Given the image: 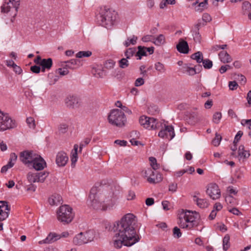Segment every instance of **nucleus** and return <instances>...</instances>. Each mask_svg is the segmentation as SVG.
I'll use <instances>...</instances> for the list:
<instances>
[{"label": "nucleus", "mask_w": 251, "mask_h": 251, "mask_svg": "<svg viewBox=\"0 0 251 251\" xmlns=\"http://www.w3.org/2000/svg\"><path fill=\"white\" fill-rule=\"evenodd\" d=\"M135 224L134 215L128 213L114 225L116 230L112 242L115 248L119 249L123 245L131 246L139 241V235L135 229Z\"/></svg>", "instance_id": "nucleus-1"}, {"label": "nucleus", "mask_w": 251, "mask_h": 251, "mask_svg": "<svg viewBox=\"0 0 251 251\" xmlns=\"http://www.w3.org/2000/svg\"><path fill=\"white\" fill-rule=\"evenodd\" d=\"M117 17V13L116 11L107 6H104L100 7L98 19L103 26L108 28L114 25Z\"/></svg>", "instance_id": "nucleus-2"}, {"label": "nucleus", "mask_w": 251, "mask_h": 251, "mask_svg": "<svg viewBox=\"0 0 251 251\" xmlns=\"http://www.w3.org/2000/svg\"><path fill=\"white\" fill-rule=\"evenodd\" d=\"M104 197H106L105 192H99L96 187H93L90 192L88 204L95 209L102 210V201Z\"/></svg>", "instance_id": "nucleus-3"}, {"label": "nucleus", "mask_w": 251, "mask_h": 251, "mask_svg": "<svg viewBox=\"0 0 251 251\" xmlns=\"http://www.w3.org/2000/svg\"><path fill=\"white\" fill-rule=\"evenodd\" d=\"M108 121L111 125L122 127L125 126L126 119L124 113L121 110L114 109L109 113Z\"/></svg>", "instance_id": "nucleus-4"}, {"label": "nucleus", "mask_w": 251, "mask_h": 251, "mask_svg": "<svg viewBox=\"0 0 251 251\" xmlns=\"http://www.w3.org/2000/svg\"><path fill=\"white\" fill-rule=\"evenodd\" d=\"M72 208L68 205L61 206L57 211V219L64 225L70 223L74 217Z\"/></svg>", "instance_id": "nucleus-5"}, {"label": "nucleus", "mask_w": 251, "mask_h": 251, "mask_svg": "<svg viewBox=\"0 0 251 251\" xmlns=\"http://www.w3.org/2000/svg\"><path fill=\"white\" fill-rule=\"evenodd\" d=\"M195 222V218L189 211H183L179 216L178 223L181 228L190 229L193 227Z\"/></svg>", "instance_id": "nucleus-6"}, {"label": "nucleus", "mask_w": 251, "mask_h": 251, "mask_svg": "<svg viewBox=\"0 0 251 251\" xmlns=\"http://www.w3.org/2000/svg\"><path fill=\"white\" fill-rule=\"evenodd\" d=\"M110 189L111 191L109 192H104L106 194V197H104L102 201V211L110 210L113 209L116 203L117 197L115 191V187H111Z\"/></svg>", "instance_id": "nucleus-7"}, {"label": "nucleus", "mask_w": 251, "mask_h": 251, "mask_svg": "<svg viewBox=\"0 0 251 251\" xmlns=\"http://www.w3.org/2000/svg\"><path fill=\"white\" fill-rule=\"evenodd\" d=\"M15 126V121L12 120L7 114H4L0 110V130L4 131Z\"/></svg>", "instance_id": "nucleus-8"}, {"label": "nucleus", "mask_w": 251, "mask_h": 251, "mask_svg": "<svg viewBox=\"0 0 251 251\" xmlns=\"http://www.w3.org/2000/svg\"><path fill=\"white\" fill-rule=\"evenodd\" d=\"M139 122L144 128L148 129H155L159 127V124L153 118L142 116L140 118Z\"/></svg>", "instance_id": "nucleus-9"}, {"label": "nucleus", "mask_w": 251, "mask_h": 251, "mask_svg": "<svg viewBox=\"0 0 251 251\" xmlns=\"http://www.w3.org/2000/svg\"><path fill=\"white\" fill-rule=\"evenodd\" d=\"M158 136L162 138L172 140L175 136L174 129L173 126L164 125L158 134Z\"/></svg>", "instance_id": "nucleus-10"}, {"label": "nucleus", "mask_w": 251, "mask_h": 251, "mask_svg": "<svg viewBox=\"0 0 251 251\" xmlns=\"http://www.w3.org/2000/svg\"><path fill=\"white\" fill-rule=\"evenodd\" d=\"M20 0H4V3L1 6V11L7 13L14 9L15 12H17L19 6L20 5Z\"/></svg>", "instance_id": "nucleus-11"}, {"label": "nucleus", "mask_w": 251, "mask_h": 251, "mask_svg": "<svg viewBox=\"0 0 251 251\" xmlns=\"http://www.w3.org/2000/svg\"><path fill=\"white\" fill-rule=\"evenodd\" d=\"M206 194L213 200H217L221 197V192L218 186L215 183H211L207 186Z\"/></svg>", "instance_id": "nucleus-12"}, {"label": "nucleus", "mask_w": 251, "mask_h": 251, "mask_svg": "<svg viewBox=\"0 0 251 251\" xmlns=\"http://www.w3.org/2000/svg\"><path fill=\"white\" fill-rule=\"evenodd\" d=\"M36 155L33 151H24L20 153V159L25 164H30L36 158Z\"/></svg>", "instance_id": "nucleus-13"}, {"label": "nucleus", "mask_w": 251, "mask_h": 251, "mask_svg": "<svg viewBox=\"0 0 251 251\" xmlns=\"http://www.w3.org/2000/svg\"><path fill=\"white\" fill-rule=\"evenodd\" d=\"M10 207L6 201H0V221L7 219L9 216Z\"/></svg>", "instance_id": "nucleus-14"}, {"label": "nucleus", "mask_w": 251, "mask_h": 251, "mask_svg": "<svg viewBox=\"0 0 251 251\" xmlns=\"http://www.w3.org/2000/svg\"><path fill=\"white\" fill-rule=\"evenodd\" d=\"M65 103L68 107L77 108L80 105L79 99L74 95H69L65 99Z\"/></svg>", "instance_id": "nucleus-15"}, {"label": "nucleus", "mask_w": 251, "mask_h": 251, "mask_svg": "<svg viewBox=\"0 0 251 251\" xmlns=\"http://www.w3.org/2000/svg\"><path fill=\"white\" fill-rule=\"evenodd\" d=\"M67 154L64 151H59L57 153L56 157V163L59 167L65 166L68 161Z\"/></svg>", "instance_id": "nucleus-16"}, {"label": "nucleus", "mask_w": 251, "mask_h": 251, "mask_svg": "<svg viewBox=\"0 0 251 251\" xmlns=\"http://www.w3.org/2000/svg\"><path fill=\"white\" fill-rule=\"evenodd\" d=\"M33 168L36 170H42L46 166V163L41 156L37 154L32 163Z\"/></svg>", "instance_id": "nucleus-17"}, {"label": "nucleus", "mask_w": 251, "mask_h": 251, "mask_svg": "<svg viewBox=\"0 0 251 251\" xmlns=\"http://www.w3.org/2000/svg\"><path fill=\"white\" fill-rule=\"evenodd\" d=\"M177 50L182 53H187L189 52V46L187 42L181 38L176 45Z\"/></svg>", "instance_id": "nucleus-18"}, {"label": "nucleus", "mask_w": 251, "mask_h": 251, "mask_svg": "<svg viewBox=\"0 0 251 251\" xmlns=\"http://www.w3.org/2000/svg\"><path fill=\"white\" fill-rule=\"evenodd\" d=\"M60 239L58 234L55 233H50L47 238L39 242V244H50Z\"/></svg>", "instance_id": "nucleus-19"}, {"label": "nucleus", "mask_w": 251, "mask_h": 251, "mask_svg": "<svg viewBox=\"0 0 251 251\" xmlns=\"http://www.w3.org/2000/svg\"><path fill=\"white\" fill-rule=\"evenodd\" d=\"M73 243L78 246L87 243V240H85L83 232H80L75 235L73 239Z\"/></svg>", "instance_id": "nucleus-20"}, {"label": "nucleus", "mask_w": 251, "mask_h": 251, "mask_svg": "<svg viewBox=\"0 0 251 251\" xmlns=\"http://www.w3.org/2000/svg\"><path fill=\"white\" fill-rule=\"evenodd\" d=\"M193 201L196 202L197 205L201 208H205L208 206L209 202L206 199H200L196 196L193 197Z\"/></svg>", "instance_id": "nucleus-21"}, {"label": "nucleus", "mask_w": 251, "mask_h": 251, "mask_svg": "<svg viewBox=\"0 0 251 251\" xmlns=\"http://www.w3.org/2000/svg\"><path fill=\"white\" fill-rule=\"evenodd\" d=\"M200 26L201 23H200L196 24L192 30L193 32L194 40L197 42H200L201 39V36L199 32Z\"/></svg>", "instance_id": "nucleus-22"}, {"label": "nucleus", "mask_w": 251, "mask_h": 251, "mask_svg": "<svg viewBox=\"0 0 251 251\" xmlns=\"http://www.w3.org/2000/svg\"><path fill=\"white\" fill-rule=\"evenodd\" d=\"M78 61L76 59H71L70 61L61 63V66L70 69H75L76 68Z\"/></svg>", "instance_id": "nucleus-23"}, {"label": "nucleus", "mask_w": 251, "mask_h": 251, "mask_svg": "<svg viewBox=\"0 0 251 251\" xmlns=\"http://www.w3.org/2000/svg\"><path fill=\"white\" fill-rule=\"evenodd\" d=\"M220 60L224 63L230 62L232 59L229 54L225 51H222L219 53Z\"/></svg>", "instance_id": "nucleus-24"}, {"label": "nucleus", "mask_w": 251, "mask_h": 251, "mask_svg": "<svg viewBox=\"0 0 251 251\" xmlns=\"http://www.w3.org/2000/svg\"><path fill=\"white\" fill-rule=\"evenodd\" d=\"M62 201V197L59 194H54L49 199V202L51 205H57Z\"/></svg>", "instance_id": "nucleus-25"}, {"label": "nucleus", "mask_w": 251, "mask_h": 251, "mask_svg": "<svg viewBox=\"0 0 251 251\" xmlns=\"http://www.w3.org/2000/svg\"><path fill=\"white\" fill-rule=\"evenodd\" d=\"M52 65V61L51 58L43 59L40 63V65L42 67V71L44 72L45 69H50Z\"/></svg>", "instance_id": "nucleus-26"}, {"label": "nucleus", "mask_w": 251, "mask_h": 251, "mask_svg": "<svg viewBox=\"0 0 251 251\" xmlns=\"http://www.w3.org/2000/svg\"><path fill=\"white\" fill-rule=\"evenodd\" d=\"M165 42V37L163 34H160L156 38L153 37V41H152L154 44L158 46L164 45Z\"/></svg>", "instance_id": "nucleus-27"}, {"label": "nucleus", "mask_w": 251, "mask_h": 251, "mask_svg": "<svg viewBox=\"0 0 251 251\" xmlns=\"http://www.w3.org/2000/svg\"><path fill=\"white\" fill-rule=\"evenodd\" d=\"M69 126L64 122L61 123L58 126L57 129L59 134H65L68 130Z\"/></svg>", "instance_id": "nucleus-28"}, {"label": "nucleus", "mask_w": 251, "mask_h": 251, "mask_svg": "<svg viewBox=\"0 0 251 251\" xmlns=\"http://www.w3.org/2000/svg\"><path fill=\"white\" fill-rule=\"evenodd\" d=\"M85 240H87V243L93 240L95 235L93 230H90L85 232H83Z\"/></svg>", "instance_id": "nucleus-29"}, {"label": "nucleus", "mask_w": 251, "mask_h": 251, "mask_svg": "<svg viewBox=\"0 0 251 251\" xmlns=\"http://www.w3.org/2000/svg\"><path fill=\"white\" fill-rule=\"evenodd\" d=\"M230 236L228 234H226L223 240V250L227 251L230 247L229 243Z\"/></svg>", "instance_id": "nucleus-30"}, {"label": "nucleus", "mask_w": 251, "mask_h": 251, "mask_svg": "<svg viewBox=\"0 0 251 251\" xmlns=\"http://www.w3.org/2000/svg\"><path fill=\"white\" fill-rule=\"evenodd\" d=\"M191 58L196 60L198 63H201L203 61L202 54L200 51H198L191 55Z\"/></svg>", "instance_id": "nucleus-31"}, {"label": "nucleus", "mask_w": 251, "mask_h": 251, "mask_svg": "<svg viewBox=\"0 0 251 251\" xmlns=\"http://www.w3.org/2000/svg\"><path fill=\"white\" fill-rule=\"evenodd\" d=\"M154 171L151 168L146 169L142 172L143 176L146 178L147 181L148 180V178L151 177V176H154Z\"/></svg>", "instance_id": "nucleus-32"}, {"label": "nucleus", "mask_w": 251, "mask_h": 251, "mask_svg": "<svg viewBox=\"0 0 251 251\" xmlns=\"http://www.w3.org/2000/svg\"><path fill=\"white\" fill-rule=\"evenodd\" d=\"M116 64V62L112 59H108L104 63L103 69L111 70L114 68Z\"/></svg>", "instance_id": "nucleus-33"}, {"label": "nucleus", "mask_w": 251, "mask_h": 251, "mask_svg": "<svg viewBox=\"0 0 251 251\" xmlns=\"http://www.w3.org/2000/svg\"><path fill=\"white\" fill-rule=\"evenodd\" d=\"M138 49V51L136 52V56L138 57V59H141L142 56L147 55V52L144 47L139 46Z\"/></svg>", "instance_id": "nucleus-34"}, {"label": "nucleus", "mask_w": 251, "mask_h": 251, "mask_svg": "<svg viewBox=\"0 0 251 251\" xmlns=\"http://www.w3.org/2000/svg\"><path fill=\"white\" fill-rule=\"evenodd\" d=\"M28 180L30 183L38 182L37 173H29L27 175Z\"/></svg>", "instance_id": "nucleus-35"}, {"label": "nucleus", "mask_w": 251, "mask_h": 251, "mask_svg": "<svg viewBox=\"0 0 251 251\" xmlns=\"http://www.w3.org/2000/svg\"><path fill=\"white\" fill-rule=\"evenodd\" d=\"M244 147L243 145H241L239 147L238 149V154L241 157H243L244 158H248L250 156V153L249 151H241V150H244Z\"/></svg>", "instance_id": "nucleus-36"}, {"label": "nucleus", "mask_w": 251, "mask_h": 251, "mask_svg": "<svg viewBox=\"0 0 251 251\" xmlns=\"http://www.w3.org/2000/svg\"><path fill=\"white\" fill-rule=\"evenodd\" d=\"M137 37L134 35H133L131 38H128L125 41L124 45L126 47H127L130 46V44L135 45L136 43Z\"/></svg>", "instance_id": "nucleus-37"}, {"label": "nucleus", "mask_w": 251, "mask_h": 251, "mask_svg": "<svg viewBox=\"0 0 251 251\" xmlns=\"http://www.w3.org/2000/svg\"><path fill=\"white\" fill-rule=\"evenodd\" d=\"M17 159V155L14 152L11 153L10 155L9 161L8 163L9 167L12 168L15 164Z\"/></svg>", "instance_id": "nucleus-38"}, {"label": "nucleus", "mask_w": 251, "mask_h": 251, "mask_svg": "<svg viewBox=\"0 0 251 251\" xmlns=\"http://www.w3.org/2000/svg\"><path fill=\"white\" fill-rule=\"evenodd\" d=\"M112 76L118 79H120L123 77V74L121 71L118 68L115 69L111 73Z\"/></svg>", "instance_id": "nucleus-39"}, {"label": "nucleus", "mask_w": 251, "mask_h": 251, "mask_svg": "<svg viewBox=\"0 0 251 251\" xmlns=\"http://www.w3.org/2000/svg\"><path fill=\"white\" fill-rule=\"evenodd\" d=\"M154 68L156 71L161 73H164L166 71L164 65L159 62L155 64Z\"/></svg>", "instance_id": "nucleus-40"}, {"label": "nucleus", "mask_w": 251, "mask_h": 251, "mask_svg": "<svg viewBox=\"0 0 251 251\" xmlns=\"http://www.w3.org/2000/svg\"><path fill=\"white\" fill-rule=\"evenodd\" d=\"M92 55V52L90 51H80L76 54L77 58H82L83 57H89Z\"/></svg>", "instance_id": "nucleus-41"}, {"label": "nucleus", "mask_w": 251, "mask_h": 251, "mask_svg": "<svg viewBox=\"0 0 251 251\" xmlns=\"http://www.w3.org/2000/svg\"><path fill=\"white\" fill-rule=\"evenodd\" d=\"M222 139V136L218 133H216L214 139L212 141V144L214 146L217 147L220 145Z\"/></svg>", "instance_id": "nucleus-42"}, {"label": "nucleus", "mask_w": 251, "mask_h": 251, "mask_svg": "<svg viewBox=\"0 0 251 251\" xmlns=\"http://www.w3.org/2000/svg\"><path fill=\"white\" fill-rule=\"evenodd\" d=\"M127 58H123L119 61V67L122 69H125L129 66Z\"/></svg>", "instance_id": "nucleus-43"}, {"label": "nucleus", "mask_w": 251, "mask_h": 251, "mask_svg": "<svg viewBox=\"0 0 251 251\" xmlns=\"http://www.w3.org/2000/svg\"><path fill=\"white\" fill-rule=\"evenodd\" d=\"M222 118V113L220 112H215L213 115L212 121L215 124H218Z\"/></svg>", "instance_id": "nucleus-44"}, {"label": "nucleus", "mask_w": 251, "mask_h": 251, "mask_svg": "<svg viewBox=\"0 0 251 251\" xmlns=\"http://www.w3.org/2000/svg\"><path fill=\"white\" fill-rule=\"evenodd\" d=\"M196 67L197 66H196L195 68L186 67L185 68V70L184 71L187 75H193L197 74Z\"/></svg>", "instance_id": "nucleus-45"}, {"label": "nucleus", "mask_w": 251, "mask_h": 251, "mask_svg": "<svg viewBox=\"0 0 251 251\" xmlns=\"http://www.w3.org/2000/svg\"><path fill=\"white\" fill-rule=\"evenodd\" d=\"M136 50L135 48H129L125 52V55L126 58H129L131 56L134 54L136 55Z\"/></svg>", "instance_id": "nucleus-46"}, {"label": "nucleus", "mask_w": 251, "mask_h": 251, "mask_svg": "<svg viewBox=\"0 0 251 251\" xmlns=\"http://www.w3.org/2000/svg\"><path fill=\"white\" fill-rule=\"evenodd\" d=\"M37 176L38 178V182H43L46 177L47 176V175L45 172H41V173H36Z\"/></svg>", "instance_id": "nucleus-47"}, {"label": "nucleus", "mask_w": 251, "mask_h": 251, "mask_svg": "<svg viewBox=\"0 0 251 251\" xmlns=\"http://www.w3.org/2000/svg\"><path fill=\"white\" fill-rule=\"evenodd\" d=\"M149 160L150 161L151 166L152 169L155 170L158 168V166L156 162V159L155 158L153 157H150L149 158Z\"/></svg>", "instance_id": "nucleus-48"}, {"label": "nucleus", "mask_w": 251, "mask_h": 251, "mask_svg": "<svg viewBox=\"0 0 251 251\" xmlns=\"http://www.w3.org/2000/svg\"><path fill=\"white\" fill-rule=\"evenodd\" d=\"M56 73L59 74L60 75L64 76L67 75L69 74V71L67 70V68H65L64 66L62 67V68H60L58 69Z\"/></svg>", "instance_id": "nucleus-49"}, {"label": "nucleus", "mask_w": 251, "mask_h": 251, "mask_svg": "<svg viewBox=\"0 0 251 251\" xmlns=\"http://www.w3.org/2000/svg\"><path fill=\"white\" fill-rule=\"evenodd\" d=\"M201 62L205 69H210L212 67V62L209 59H203Z\"/></svg>", "instance_id": "nucleus-50"}, {"label": "nucleus", "mask_w": 251, "mask_h": 251, "mask_svg": "<svg viewBox=\"0 0 251 251\" xmlns=\"http://www.w3.org/2000/svg\"><path fill=\"white\" fill-rule=\"evenodd\" d=\"M26 123L30 128H34L35 127V121L32 117L27 118L26 119Z\"/></svg>", "instance_id": "nucleus-51"}, {"label": "nucleus", "mask_w": 251, "mask_h": 251, "mask_svg": "<svg viewBox=\"0 0 251 251\" xmlns=\"http://www.w3.org/2000/svg\"><path fill=\"white\" fill-rule=\"evenodd\" d=\"M91 141L90 138H85L83 141H82L79 145V151H81L82 148L88 145Z\"/></svg>", "instance_id": "nucleus-52"}, {"label": "nucleus", "mask_w": 251, "mask_h": 251, "mask_svg": "<svg viewBox=\"0 0 251 251\" xmlns=\"http://www.w3.org/2000/svg\"><path fill=\"white\" fill-rule=\"evenodd\" d=\"M162 180V177L160 174H157L155 176V180H152V179H151L150 180L151 181V183H157L160 181H161Z\"/></svg>", "instance_id": "nucleus-53"}, {"label": "nucleus", "mask_w": 251, "mask_h": 251, "mask_svg": "<svg viewBox=\"0 0 251 251\" xmlns=\"http://www.w3.org/2000/svg\"><path fill=\"white\" fill-rule=\"evenodd\" d=\"M177 189V184L176 183H171L169 185V191L173 193L176 192Z\"/></svg>", "instance_id": "nucleus-54"}, {"label": "nucleus", "mask_w": 251, "mask_h": 251, "mask_svg": "<svg viewBox=\"0 0 251 251\" xmlns=\"http://www.w3.org/2000/svg\"><path fill=\"white\" fill-rule=\"evenodd\" d=\"M173 234L175 237L179 238L181 236V233L179 228L176 226L173 228Z\"/></svg>", "instance_id": "nucleus-55"}, {"label": "nucleus", "mask_w": 251, "mask_h": 251, "mask_svg": "<svg viewBox=\"0 0 251 251\" xmlns=\"http://www.w3.org/2000/svg\"><path fill=\"white\" fill-rule=\"evenodd\" d=\"M236 78L243 85L245 84L247 81L245 76L242 75H238Z\"/></svg>", "instance_id": "nucleus-56"}, {"label": "nucleus", "mask_w": 251, "mask_h": 251, "mask_svg": "<svg viewBox=\"0 0 251 251\" xmlns=\"http://www.w3.org/2000/svg\"><path fill=\"white\" fill-rule=\"evenodd\" d=\"M228 87L231 90H234L237 88L238 84L235 81H229Z\"/></svg>", "instance_id": "nucleus-57"}, {"label": "nucleus", "mask_w": 251, "mask_h": 251, "mask_svg": "<svg viewBox=\"0 0 251 251\" xmlns=\"http://www.w3.org/2000/svg\"><path fill=\"white\" fill-rule=\"evenodd\" d=\"M95 75L97 77H100L102 78L105 75V73L104 71V70H98L96 71V73L95 74Z\"/></svg>", "instance_id": "nucleus-58"}, {"label": "nucleus", "mask_w": 251, "mask_h": 251, "mask_svg": "<svg viewBox=\"0 0 251 251\" xmlns=\"http://www.w3.org/2000/svg\"><path fill=\"white\" fill-rule=\"evenodd\" d=\"M48 77L51 78H53V80L50 82V85L54 84L56 81H58V80L59 79L58 76L54 75L52 74H49L48 75Z\"/></svg>", "instance_id": "nucleus-59"}, {"label": "nucleus", "mask_w": 251, "mask_h": 251, "mask_svg": "<svg viewBox=\"0 0 251 251\" xmlns=\"http://www.w3.org/2000/svg\"><path fill=\"white\" fill-rule=\"evenodd\" d=\"M144 79L140 77L137 78L135 82V85L137 87L140 86L144 84Z\"/></svg>", "instance_id": "nucleus-60"}, {"label": "nucleus", "mask_w": 251, "mask_h": 251, "mask_svg": "<svg viewBox=\"0 0 251 251\" xmlns=\"http://www.w3.org/2000/svg\"><path fill=\"white\" fill-rule=\"evenodd\" d=\"M231 68V66L228 65H223L219 69V72L221 74H223L225 73L228 69H230Z\"/></svg>", "instance_id": "nucleus-61"}, {"label": "nucleus", "mask_w": 251, "mask_h": 251, "mask_svg": "<svg viewBox=\"0 0 251 251\" xmlns=\"http://www.w3.org/2000/svg\"><path fill=\"white\" fill-rule=\"evenodd\" d=\"M153 39V36L151 35H146L143 36L142 38V40L143 42H147L151 41Z\"/></svg>", "instance_id": "nucleus-62"}, {"label": "nucleus", "mask_w": 251, "mask_h": 251, "mask_svg": "<svg viewBox=\"0 0 251 251\" xmlns=\"http://www.w3.org/2000/svg\"><path fill=\"white\" fill-rule=\"evenodd\" d=\"M241 124L244 126L246 124L249 125V129H251V119L242 120Z\"/></svg>", "instance_id": "nucleus-63"}, {"label": "nucleus", "mask_w": 251, "mask_h": 251, "mask_svg": "<svg viewBox=\"0 0 251 251\" xmlns=\"http://www.w3.org/2000/svg\"><path fill=\"white\" fill-rule=\"evenodd\" d=\"M153 251H167L165 248L161 245L155 247Z\"/></svg>", "instance_id": "nucleus-64"}]
</instances>
